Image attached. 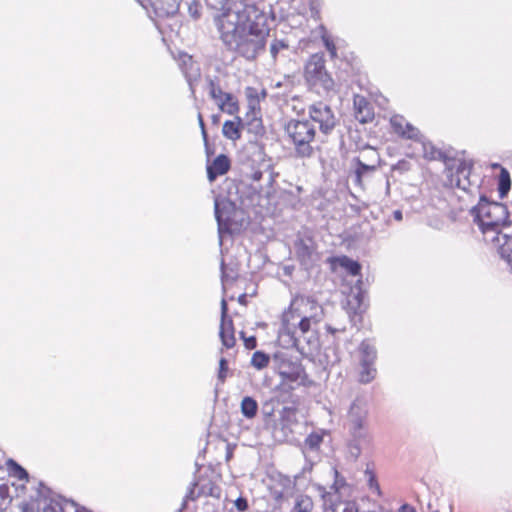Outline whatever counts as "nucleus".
<instances>
[{"mask_svg": "<svg viewBox=\"0 0 512 512\" xmlns=\"http://www.w3.org/2000/svg\"><path fill=\"white\" fill-rule=\"evenodd\" d=\"M304 373V369L301 366V364H295L293 365L292 369L290 371H280V376L282 379L290 381V382H296L301 378V375Z\"/></svg>", "mask_w": 512, "mask_h": 512, "instance_id": "nucleus-30", "label": "nucleus"}, {"mask_svg": "<svg viewBox=\"0 0 512 512\" xmlns=\"http://www.w3.org/2000/svg\"><path fill=\"white\" fill-rule=\"evenodd\" d=\"M20 489L21 491H23L24 493L27 491V487L25 485H21L20 486Z\"/></svg>", "mask_w": 512, "mask_h": 512, "instance_id": "nucleus-52", "label": "nucleus"}, {"mask_svg": "<svg viewBox=\"0 0 512 512\" xmlns=\"http://www.w3.org/2000/svg\"><path fill=\"white\" fill-rule=\"evenodd\" d=\"M323 441V437L317 433H311L310 435H308V437L306 438L305 440V443L306 445L311 448V449H315V448H318L320 446V444L322 443Z\"/></svg>", "mask_w": 512, "mask_h": 512, "instance_id": "nucleus-35", "label": "nucleus"}, {"mask_svg": "<svg viewBox=\"0 0 512 512\" xmlns=\"http://www.w3.org/2000/svg\"><path fill=\"white\" fill-rule=\"evenodd\" d=\"M238 303L243 305V306H246L248 301H247V295L245 293L241 294L239 297H238Z\"/></svg>", "mask_w": 512, "mask_h": 512, "instance_id": "nucleus-46", "label": "nucleus"}, {"mask_svg": "<svg viewBox=\"0 0 512 512\" xmlns=\"http://www.w3.org/2000/svg\"><path fill=\"white\" fill-rule=\"evenodd\" d=\"M356 169H355V182L358 185H362L363 177L369 173L374 172L378 167V160L372 164L364 163L360 158H356L355 160Z\"/></svg>", "mask_w": 512, "mask_h": 512, "instance_id": "nucleus-24", "label": "nucleus"}, {"mask_svg": "<svg viewBox=\"0 0 512 512\" xmlns=\"http://www.w3.org/2000/svg\"><path fill=\"white\" fill-rule=\"evenodd\" d=\"M244 34H238V39L236 40L238 50L244 54V50L242 49L243 45L245 44V41L242 39Z\"/></svg>", "mask_w": 512, "mask_h": 512, "instance_id": "nucleus-44", "label": "nucleus"}, {"mask_svg": "<svg viewBox=\"0 0 512 512\" xmlns=\"http://www.w3.org/2000/svg\"><path fill=\"white\" fill-rule=\"evenodd\" d=\"M318 322L319 319L315 316L301 317L298 310L291 306L282 315L278 341L283 347H294L298 343L299 336L308 333L312 324H317Z\"/></svg>", "mask_w": 512, "mask_h": 512, "instance_id": "nucleus-5", "label": "nucleus"}, {"mask_svg": "<svg viewBox=\"0 0 512 512\" xmlns=\"http://www.w3.org/2000/svg\"><path fill=\"white\" fill-rule=\"evenodd\" d=\"M470 166H467L465 163H460L457 166L456 173H455V184L457 187L461 188L462 190L469 191L471 187V181L469 179L470 175ZM454 176V174H451Z\"/></svg>", "mask_w": 512, "mask_h": 512, "instance_id": "nucleus-22", "label": "nucleus"}, {"mask_svg": "<svg viewBox=\"0 0 512 512\" xmlns=\"http://www.w3.org/2000/svg\"><path fill=\"white\" fill-rule=\"evenodd\" d=\"M14 475L19 479V480H28V473L27 471L20 465L18 464H14Z\"/></svg>", "mask_w": 512, "mask_h": 512, "instance_id": "nucleus-37", "label": "nucleus"}, {"mask_svg": "<svg viewBox=\"0 0 512 512\" xmlns=\"http://www.w3.org/2000/svg\"><path fill=\"white\" fill-rule=\"evenodd\" d=\"M250 363L255 369L262 370L269 366L270 356L263 351H255L251 357Z\"/></svg>", "mask_w": 512, "mask_h": 512, "instance_id": "nucleus-28", "label": "nucleus"}, {"mask_svg": "<svg viewBox=\"0 0 512 512\" xmlns=\"http://www.w3.org/2000/svg\"><path fill=\"white\" fill-rule=\"evenodd\" d=\"M215 213H216V218H217L218 222H221V217H220L219 210H218V204H216Z\"/></svg>", "mask_w": 512, "mask_h": 512, "instance_id": "nucleus-50", "label": "nucleus"}, {"mask_svg": "<svg viewBox=\"0 0 512 512\" xmlns=\"http://www.w3.org/2000/svg\"><path fill=\"white\" fill-rule=\"evenodd\" d=\"M158 17H168L178 12L182 0H143Z\"/></svg>", "mask_w": 512, "mask_h": 512, "instance_id": "nucleus-15", "label": "nucleus"}, {"mask_svg": "<svg viewBox=\"0 0 512 512\" xmlns=\"http://www.w3.org/2000/svg\"><path fill=\"white\" fill-rule=\"evenodd\" d=\"M332 271H336L338 267L345 269L351 276H358L361 273V265L349 258L348 256H332L327 259Z\"/></svg>", "mask_w": 512, "mask_h": 512, "instance_id": "nucleus-16", "label": "nucleus"}, {"mask_svg": "<svg viewBox=\"0 0 512 512\" xmlns=\"http://www.w3.org/2000/svg\"><path fill=\"white\" fill-rule=\"evenodd\" d=\"M287 47H288V45L286 43H284L283 41H276L271 45V52H272L273 56L275 57L280 49H284Z\"/></svg>", "mask_w": 512, "mask_h": 512, "instance_id": "nucleus-40", "label": "nucleus"}, {"mask_svg": "<svg viewBox=\"0 0 512 512\" xmlns=\"http://www.w3.org/2000/svg\"><path fill=\"white\" fill-rule=\"evenodd\" d=\"M391 133L403 140L418 142L421 140V132L413 124L408 122L404 116L395 114L389 120Z\"/></svg>", "mask_w": 512, "mask_h": 512, "instance_id": "nucleus-10", "label": "nucleus"}, {"mask_svg": "<svg viewBox=\"0 0 512 512\" xmlns=\"http://www.w3.org/2000/svg\"><path fill=\"white\" fill-rule=\"evenodd\" d=\"M262 177V173L261 172H255L254 175H253V179L254 180H260Z\"/></svg>", "mask_w": 512, "mask_h": 512, "instance_id": "nucleus-49", "label": "nucleus"}, {"mask_svg": "<svg viewBox=\"0 0 512 512\" xmlns=\"http://www.w3.org/2000/svg\"><path fill=\"white\" fill-rule=\"evenodd\" d=\"M231 167L230 159L224 155H218L211 164L207 166V177L210 182L216 180L217 177L226 174Z\"/></svg>", "mask_w": 512, "mask_h": 512, "instance_id": "nucleus-17", "label": "nucleus"}, {"mask_svg": "<svg viewBox=\"0 0 512 512\" xmlns=\"http://www.w3.org/2000/svg\"><path fill=\"white\" fill-rule=\"evenodd\" d=\"M507 219L505 205L491 202L482 196V230L485 227H501Z\"/></svg>", "mask_w": 512, "mask_h": 512, "instance_id": "nucleus-9", "label": "nucleus"}, {"mask_svg": "<svg viewBox=\"0 0 512 512\" xmlns=\"http://www.w3.org/2000/svg\"><path fill=\"white\" fill-rule=\"evenodd\" d=\"M322 39L326 49L329 51L331 58L337 57V50L334 41L330 38L329 34H322Z\"/></svg>", "mask_w": 512, "mask_h": 512, "instance_id": "nucleus-36", "label": "nucleus"}, {"mask_svg": "<svg viewBox=\"0 0 512 512\" xmlns=\"http://www.w3.org/2000/svg\"><path fill=\"white\" fill-rule=\"evenodd\" d=\"M199 123H200L201 129H202L203 137L206 140L207 139V133H206L205 124H204V121H203V118H202L201 115H199Z\"/></svg>", "mask_w": 512, "mask_h": 512, "instance_id": "nucleus-45", "label": "nucleus"}, {"mask_svg": "<svg viewBox=\"0 0 512 512\" xmlns=\"http://www.w3.org/2000/svg\"><path fill=\"white\" fill-rule=\"evenodd\" d=\"M475 216H474V221L478 223V225H480V212L475 208Z\"/></svg>", "mask_w": 512, "mask_h": 512, "instance_id": "nucleus-48", "label": "nucleus"}, {"mask_svg": "<svg viewBox=\"0 0 512 512\" xmlns=\"http://www.w3.org/2000/svg\"><path fill=\"white\" fill-rule=\"evenodd\" d=\"M202 5L199 0H192L188 5L189 16L193 20H198L201 17Z\"/></svg>", "mask_w": 512, "mask_h": 512, "instance_id": "nucleus-33", "label": "nucleus"}, {"mask_svg": "<svg viewBox=\"0 0 512 512\" xmlns=\"http://www.w3.org/2000/svg\"><path fill=\"white\" fill-rule=\"evenodd\" d=\"M209 95L222 111H225L228 114L238 112L239 106L237 101L234 100L232 94L224 92L221 87L216 85L213 81H210L209 83Z\"/></svg>", "mask_w": 512, "mask_h": 512, "instance_id": "nucleus-11", "label": "nucleus"}, {"mask_svg": "<svg viewBox=\"0 0 512 512\" xmlns=\"http://www.w3.org/2000/svg\"><path fill=\"white\" fill-rule=\"evenodd\" d=\"M324 512H359V506L355 501L342 499L335 494L325 500Z\"/></svg>", "mask_w": 512, "mask_h": 512, "instance_id": "nucleus-14", "label": "nucleus"}, {"mask_svg": "<svg viewBox=\"0 0 512 512\" xmlns=\"http://www.w3.org/2000/svg\"><path fill=\"white\" fill-rule=\"evenodd\" d=\"M490 166L492 169L499 171L498 174L494 175V178L497 183V190H498L499 197L501 199H504L508 195V193L511 189L510 173L506 168L502 167L498 163H492Z\"/></svg>", "mask_w": 512, "mask_h": 512, "instance_id": "nucleus-18", "label": "nucleus"}, {"mask_svg": "<svg viewBox=\"0 0 512 512\" xmlns=\"http://www.w3.org/2000/svg\"><path fill=\"white\" fill-rule=\"evenodd\" d=\"M482 236L484 242L495 249L500 255L502 254L503 248L508 246V243L512 241L506 234L501 233L500 227H485L482 230Z\"/></svg>", "mask_w": 512, "mask_h": 512, "instance_id": "nucleus-13", "label": "nucleus"}, {"mask_svg": "<svg viewBox=\"0 0 512 512\" xmlns=\"http://www.w3.org/2000/svg\"><path fill=\"white\" fill-rule=\"evenodd\" d=\"M365 474L368 479V487L369 489L377 496H382V491L379 485V482L377 480L376 474L373 470L366 469Z\"/></svg>", "mask_w": 512, "mask_h": 512, "instance_id": "nucleus-32", "label": "nucleus"}, {"mask_svg": "<svg viewBox=\"0 0 512 512\" xmlns=\"http://www.w3.org/2000/svg\"><path fill=\"white\" fill-rule=\"evenodd\" d=\"M6 512H65L62 503L50 495L49 490L35 489L28 497L11 498Z\"/></svg>", "mask_w": 512, "mask_h": 512, "instance_id": "nucleus-4", "label": "nucleus"}, {"mask_svg": "<svg viewBox=\"0 0 512 512\" xmlns=\"http://www.w3.org/2000/svg\"><path fill=\"white\" fill-rule=\"evenodd\" d=\"M228 370V363L226 359L222 358L219 362V378L223 381L226 377V372Z\"/></svg>", "mask_w": 512, "mask_h": 512, "instance_id": "nucleus-38", "label": "nucleus"}, {"mask_svg": "<svg viewBox=\"0 0 512 512\" xmlns=\"http://www.w3.org/2000/svg\"><path fill=\"white\" fill-rule=\"evenodd\" d=\"M290 512H314L312 497L308 495L298 496Z\"/></svg>", "mask_w": 512, "mask_h": 512, "instance_id": "nucleus-25", "label": "nucleus"}, {"mask_svg": "<svg viewBox=\"0 0 512 512\" xmlns=\"http://www.w3.org/2000/svg\"><path fill=\"white\" fill-rule=\"evenodd\" d=\"M235 505L239 511H245L248 508L247 500L241 497L235 501Z\"/></svg>", "mask_w": 512, "mask_h": 512, "instance_id": "nucleus-42", "label": "nucleus"}, {"mask_svg": "<svg viewBox=\"0 0 512 512\" xmlns=\"http://www.w3.org/2000/svg\"><path fill=\"white\" fill-rule=\"evenodd\" d=\"M397 512H417V510L411 504L404 503L398 508Z\"/></svg>", "mask_w": 512, "mask_h": 512, "instance_id": "nucleus-43", "label": "nucleus"}, {"mask_svg": "<svg viewBox=\"0 0 512 512\" xmlns=\"http://www.w3.org/2000/svg\"><path fill=\"white\" fill-rule=\"evenodd\" d=\"M354 117L361 124L371 123L375 118L372 103L363 95L356 94L353 98Z\"/></svg>", "mask_w": 512, "mask_h": 512, "instance_id": "nucleus-12", "label": "nucleus"}, {"mask_svg": "<svg viewBox=\"0 0 512 512\" xmlns=\"http://www.w3.org/2000/svg\"><path fill=\"white\" fill-rule=\"evenodd\" d=\"M353 300L357 303V307L353 311H349V314L352 318V320H356V317H358V320H361L362 314L367 310V305L363 301V296L360 294H357L354 296Z\"/></svg>", "mask_w": 512, "mask_h": 512, "instance_id": "nucleus-31", "label": "nucleus"}, {"mask_svg": "<svg viewBox=\"0 0 512 512\" xmlns=\"http://www.w3.org/2000/svg\"><path fill=\"white\" fill-rule=\"evenodd\" d=\"M359 365H375L377 352L375 347L368 341L363 340L358 347Z\"/></svg>", "mask_w": 512, "mask_h": 512, "instance_id": "nucleus-21", "label": "nucleus"}, {"mask_svg": "<svg viewBox=\"0 0 512 512\" xmlns=\"http://www.w3.org/2000/svg\"><path fill=\"white\" fill-rule=\"evenodd\" d=\"M245 95L249 110L255 113L260 111V103L266 98L267 92L264 88L247 87L245 89Z\"/></svg>", "mask_w": 512, "mask_h": 512, "instance_id": "nucleus-20", "label": "nucleus"}, {"mask_svg": "<svg viewBox=\"0 0 512 512\" xmlns=\"http://www.w3.org/2000/svg\"><path fill=\"white\" fill-rule=\"evenodd\" d=\"M393 216L397 221H401L403 219L402 212L400 210L394 211Z\"/></svg>", "mask_w": 512, "mask_h": 512, "instance_id": "nucleus-47", "label": "nucleus"}, {"mask_svg": "<svg viewBox=\"0 0 512 512\" xmlns=\"http://www.w3.org/2000/svg\"><path fill=\"white\" fill-rule=\"evenodd\" d=\"M264 19V13L255 4L230 0L216 22L220 32H263L261 21Z\"/></svg>", "mask_w": 512, "mask_h": 512, "instance_id": "nucleus-1", "label": "nucleus"}, {"mask_svg": "<svg viewBox=\"0 0 512 512\" xmlns=\"http://www.w3.org/2000/svg\"><path fill=\"white\" fill-rule=\"evenodd\" d=\"M308 115L312 122L317 123L321 133L330 134L337 124V118L331 107L323 102L309 106Z\"/></svg>", "mask_w": 512, "mask_h": 512, "instance_id": "nucleus-8", "label": "nucleus"}, {"mask_svg": "<svg viewBox=\"0 0 512 512\" xmlns=\"http://www.w3.org/2000/svg\"><path fill=\"white\" fill-rule=\"evenodd\" d=\"M303 79L307 87L318 95H329L335 91V81L326 68L323 54H312L304 64Z\"/></svg>", "mask_w": 512, "mask_h": 512, "instance_id": "nucleus-3", "label": "nucleus"}, {"mask_svg": "<svg viewBox=\"0 0 512 512\" xmlns=\"http://www.w3.org/2000/svg\"><path fill=\"white\" fill-rule=\"evenodd\" d=\"M258 411V404L252 397L246 396L241 402V412L246 418H254Z\"/></svg>", "mask_w": 512, "mask_h": 512, "instance_id": "nucleus-27", "label": "nucleus"}, {"mask_svg": "<svg viewBox=\"0 0 512 512\" xmlns=\"http://www.w3.org/2000/svg\"><path fill=\"white\" fill-rule=\"evenodd\" d=\"M4 490V491H7L8 490V487L6 485H2L0 486V492Z\"/></svg>", "mask_w": 512, "mask_h": 512, "instance_id": "nucleus-51", "label": "nucleus"}, {"mask_svg": "<svg viewBox=\"0 0 512 512\" xmlns=\"http://www.w3.org/2000/svg\"><path fill=\"white\" fill-rule=\"evenodd\" d=\"M274 401H276L277 403H279V402H280V400H279V399H274V398H273V399H271V400H270V402H274Z\"/></svg>", "mask_w": 512, "mask_h": 512, "instance_id": "nucleus-53", "label": "nucleus"}, {"mask_svg": "<svg viewBox=\"0 0 512 512\" xmlns=\"http://www.w3.org/2000/svg\"><path fill=\"white\" fill-rule=\"evenodd\" d=\"M376 374L375 365H359L357 380L362 384H367L375 379Z\"/></svg>", "mask_w": 512, "mask_h": 512, "instance_id": "nucleus-26", "label": "nucleus"}, {"mask_svg": "<svg viewBox=\"0 0 512 512\" xmlns=\"http://www.w3.org/2000/svg\"><path fill=\"white\" fill-rule=\"evenodd\" d=\"M287 141L299 158H311L315 149L316 129L309 119H290L284 126Z\"/></svg>", "mask_w": 512, "mask_h": 512, "instance_id": "nucleus-2", "label": "nucleus"}, {"mask_svg": "<svg viewBox=\"0 0 512 512\" xmlns=\"http://www.w3.org/2000/svg\"><path fill=\"white\" fill-rule=\"evenodd\" d=\"M241 128L242 122L240 118L227 120L223 123L222 132L227 139L236 141L241 138Z\"/></svg>", "mask_w": 512, "mask_h": 512, "instance_id": "nucleus-23", "label": "nucleus"}, {"mask_svg": "<svg viewBox=\"0 0 512 512\" xmlns=\"http://www.w3.org/2000/svg\"><path fill=\"white\" fill-rule=\"evenodd\" d=\"M368 402L357 397L350 405L346 415V427L349 433L355 438H363L368 430Z\"/></svg>", "mask_w": 512, "mask_h": 512, "instance_id": "nucleus-7", "label": "nucleus"}, {"mask_svg": "<svg viewBox=\"0 0 512 512\" xmlns=\"http://www.w3.org/2000/svg\"><path fill=\"white\" fill-rule=\"evenodd\" d=\"M297 409L294 407H284L280 413V422L283 427L290 426L297 423L296 419Z\"/></svg>", "mask_w": 512, "mask_h": 512, "instance_id": "nucleus-29", "label": "nucleus"}, {"mask_svg": "<svg viewBox=\"0 0 512 512\" xmlns=\"http://www.w3.org/2000/svg\"><path fill=\"white\" fill-rule=\"evenodd\" d=\"M295 258L306 271L314 269L321 259L318 244L313 235L304 233L294 241Z\"/></svg>", "mask_w": 512, "mask_h": 512, "instance_id": "nucleus-6", "label": "nucleus"}, {"mask_svg": "<svg viewBox=\"0 0 512 512\" xmlns=\"http://www.w3.org/2000/svg\"><path fill=\"white\" fill-rule=\"evenodd\" d=\"M219 337L224 348L232 349L236 346L237 340L233 320L220 321Z\"/></svg>", "mask_w": 512, "mask_h": 512, "instance_id": "nucleus-19", "label": "nucleus"}, {"mask_svg": "<svg viewBox=\"0 0 512 512\" xmlns=\"http://www.w3.org/2000/svg\"><path fill=\"white\" fill-rule=\"evenodd\" d=\"M239 336L243 340L244 347L247 350H253L257 347V339L255 336H246L244 331H240Z\"/></svg>", "mask_w": 512, "mask_h": 512, "instance_id": "nucleus-34", "label": "nucleus"}, {"mask_svg": "<svg viewBox=\"0 0 512 512\" xmlns=\"http://www.w3.org/2000/svg\"><path fill=\"white\" fill-rule=\"evenodd\" d=\"M178 58L180 60H182L184 67H187L188 65L189 66L193 65L192 57L190 55H188L187 53H179Z\"/></svg>", "mask_w": 512, "mask_h": 512, "instance_id": "nucleus-41", "label": "nucleus"}, {"mask_svg": "<svg viewBox=\"0 0 512 512\" xmlns=\"http://www.w3.org/2000/svg\"><path fill=\"white\" fill-rule=\"evenodd\" d=\"M225 320H233V319L228 315V305H227L226 300L222 299V301H221V321H225Z\"/></svg>", "mask_w": 512, "mask_h": 512, "instance_id": "nucleus-39", "label": "nucleus"}]
</instances>
